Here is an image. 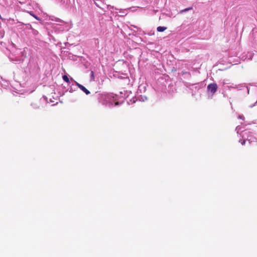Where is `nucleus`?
<instances>
[{
  "instance_id": "aec40b11",
  "label": "nucleus",
  "mask_w": 257,
  "mask_h": 257,
  "mask_svg": "<svg viewBox=\"0 0 257 257\" xmlns=\"http://www.w3.org/2000/svg\"><path fill=\"white\" fill-rule=\"evenodd\" d=\"M246 89H247V93L248 94L249 93V88L247 87Z\"/></svg>"
},
{
  "instance_id": "2eb2a0df",
  "label": "nucleus",
  "mask_w": 257,
  "mask_h": 257,
  "mask_svg": "<svg viewBox=\"0 0 257 257\" xmlns=\"http://www.w3.org/2000/svg\"><path fill=\"white\" fill-rule=\"evenodd\" d=\"M241 127L239 125L236 126L235 130L236 131L237 134H239V131H241Z\"/></svg>"
},
{
  "instance_id": "423d86ee",
  "label": "nucleus",
  "mask_w": 257,
  "mask_h": 257,
  "mask_svg": "<svg viewBox=\"0 0 257 257\" xmlns=\"http://www.w3.org/2000/svg\"><path fill=\"white\" fill-rule=\"evenodd\" d=\"M33 18L36 19L37 21H38L39 22V24H38V23L33 22V24H35V25H40L41 26H43V20L41 17H38V16H37L34 14H33Z\"/></svg>"
},
{
  "instance_id": "f257e3e1",
  "label": "nucleus",
  "mask_w": 257,
  "mask_h": 257,
  "mask_svg": "<svg viewBox=\"0 0 257 257\" xmlns=\"http://www.w3.org/2000/svg\"><path fill=\"white\" fill-rule=\"evenodd\" d=\"M118 96L113 93L103 94L99 98V101L104 105L109 107L120 104L117 101Z\"/></svg>"
},
{
  "instance_id": "4468645a",
  "label": "nucleus",
  "mask_w": 257,
  "mask_h": 257,
  "mask_svg": "<svg viewBox=\"0 0 257 257\" xmlns=\"http://www.w3.org/2000/svg\"><path fill=\"white\" fill-rule=\"evenodd\" d=\"M125 11H127V10H121V9L119 10V12L122 14V15H120V16H124V15H125L126 14L124 13V12Z\"/></svg>"
},
{
  "instance_id": "ddd939ff",
  "label": "nucleus",
  "mask_w": 257,
  "mask_h": 257,
  "mask_svg": "<svg viewBox=\"0 0 257 257\" xmlns=\"http://www.w3.org/2000/svg\"><path fill=\"white\" fill-rule=\"evenodd\" d=\"M63 79L64 81H65L66 82H69V78H68V76H66V75H64L63 76Z\"/></svg>"
},
{
  "instance_id": "412c9836",
  "label": "nucleus",
  "mask_w": 257,
  "mask_h": 257,
  "mask_svg": "<svg viewBox=\"0 0 257 257\" xmlns=\"http://www.w3.org/2000/svg\"><path fill=\"white\" fill-rule=\"evenodd\" d=\"M226 84V83H225V82H223V85H224V84Z\"/></svg>"
},
{
  "instance_id": "dca6fc26",
  "label": "nucleus",
  "mask_w": 257,
  "mask_h": 257,
  "mask_svg": "<svg viewBox=\"0 0 257 257\" xmlns=\"http://www.w3.org/2000/svg\"><path fill=\"white\" fill-rule=\"evenodd\" d=\"M243 139V140H240L239 141V142L242 145H244L245 144V141L246 140V139Z\"/></svg>"
},
{
  "instance_id": "6e6552de",
  "label": "nucleus",
  "mask_w": 257,
  "mask_h": 257,
  "mask_svg": "<svg viewBox=\"0 0 257 257\" xmlns=\"http://www.w3.org/2000/svg\"><path fill=\"white\" fill-rule=\"evenodd\" d=\"M78 88L77 86L75 84V85L72 84L70 88H69L68 90L70 92L72 93L76 90V89Z\"/></svg>"
},
{
  "instance_id": "1a4fd4ad",
  "label": "nucleus",
  "mask_w": 257,
  "mask_h": 257,
  "mask_svg": "<svg viewBox=\"0 0 257 257\" xmlns=\"http://www.w3.org/2000/svg\"><path fill=\"white\" fill-rule=\"evenodd\" d=\"M166 29H167V27H162V26H159V27H157V31H158L159 32H164Z\"/></svg>"
},
{
  "instance_id": "f3484780",
  "label": "nucleus",
  "mask_w": 257,
  "mask_h": 257,
  "mask_svg": "<svg viewBox=\"0 0 257 257\" xmlns=\"http://www.w3.org/2000/svg\"><path fill=\"white\" fill-rule=\"evenodd\" d=\"M238 118L241 119H242V120H244V116H243V115H238Z\"/></svg>"
},
{
  "instance_id": "a211bd4d",
  "label": "nucleus",
  "mask_w": 257,
  "mask_h": 257,
  "mask_svg": "<svg viewBox=\"0 0 257 257\" xmlns=\"http://www.w3.org/2000/svg\"><path fill=\"white\" fill-rule=\"evenodd\" d=\"M38 33V31L37 30H35L33 29V35H37V34Z\"/></svg>"
},
{
  "instance_id": "9d476101",
  "label": "nucleus",
  "mask_w": 257,
  "mask_h": 257,
  "mask_svg": "<svg viewBox=\"0 0 257 257\" xmlns=\"http://www.w3.org/2000/svg\"><path fill=\"white\" fill-rule=\"evenodd\" d=\"M94 3L97 7L101 8L100 4L102 3L101 0H96Z\"/></svg>"
},
{
  "instance_id": "f8f14e48",
  "label": "nucleus",
  "mask_w": 257,
  "mask_h": 257,
  "mask_svg": "<svg viewBox=\"0 0 257 257\" xmlns=\"http://www.w3.org/2000/svg\"><path fill=\"white\" fill-rule=\"evenodd\" d=\"M107 8L108 10L112 11V10L114 9V8L113 6H111L110 5H107ZM115 10H118V9L115 8Z\"/></svg>"
},
{
  "instance_id": "f03ea898",
  "label": "nucleus",
  "mask_w": 257,
  "mask_h": 257,
  "mask_svg": "<svg viewBox=\"0 0 257 257\" xmlns=\"http://www.w3.org/2000/svg\"><path fill=\"white\" fill-rule=\"evenodd\" d=\"M51 20L58 23L54 25L53 27L56 32L59 33L64 31H68L71 28V26L69 23L65 22L59 18L52 17Z\"/></svg>"
},
{
  "instance_id": "9b49d317",
  "label": "nucleus",
  "mask_w": 257,
  "mask_h": 257,
  "mask_svg": "<svg viewBox=\"0 0 257 257\" xmlns=\"http://www.w3.org/2000/svg\"><path fill=\"white\" fill-rule=\"evenodd\" d=\"M147 99V97L146 96H142L141 95L140 97H139V100L140 101H145V100H146Z\"/></svg>"
},
{
  "instance_id": "20e7f679",
  "label": "nucleus",
  "mask_w": 257,
  "mask_h": 257,
  "mask_svg": "<svg viewBox=\"0 0 257 257\" xmlns=\"http://www.w3.org/2000/svg\"><path fill=\"white\" fill-rule=\"evenodd\" d=\"M242 134L240 135L242 139H246L249 144L252 142H257V138H256L252 133L248 131H241Z\"/></svg>"
},
{
  "instance_id": "0eeeda50",
  "label": "nucleus",
  "mask_w": 257,
  "mask_h": 257,
  "mask_svg": "<svg viewBox=\"0 0 257 257\" xmlns=\"http://www.w3.org/2000/svg\"><path fill=\"white\" fill-rule=\"evenodd\" d=\"M242 87V84H232L231 85L228 86L227 87L229 89H230L231 88H234V89H241V88Z\"/></svg>"
},
{
  "instance_id": "39448f33",
  "label": "nucleus",
  "mask_w": 257,
  "mask_h": 257,
  "mask_svg": "<svg viewBox=\"0 0 257 257\" xmlns=\"http://www.w3.org/2000/svg\"><path fill=\"white\" fill-rule=\"evenodd\" d=\"M75 84L77 86L78 88H79L82 91H83L86 95H88L90 93V91L87 90L84 86L82 85L79 84L76 81H75Z\"/></svg>"
},
{
  "instance_id": "6ab92c4d",
  "label": "nucleus",
  "mask_w": 257,
  "mask_h": 257,
  "mask_svg": "<svg viewBox=\"0 0 257 257\" xmlns=\"http://www.w3.org/2000/svg\"><path fill=\"white\" fill-rule=\"evenodd\" d=\"M191 9V8H187V9H185V10H183L182 12H187Z\"/></svg>"
},
{
  "instance_id": "7ed1b4c3",
  "label": "nucleus",
  "mask_w": 257,
  "mask_h": 257,
  "mask_svg": "<svg viewBox=\"0 0 257 257\" xmlns=\"http://www.w3.org/2000/svg\"><path fill=\"white\" fill-rule=\"evenodd\" d=\"M218 86L215 83H212L208 85L207 87V93L208 98L212 99L213 95L217 91Z\"/></svg>"
}]
</instances>
